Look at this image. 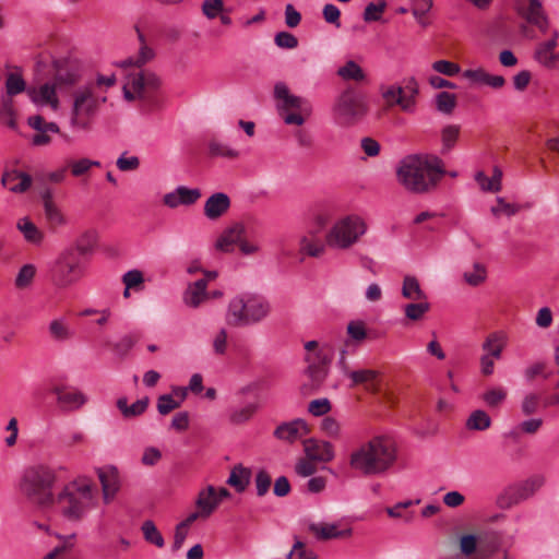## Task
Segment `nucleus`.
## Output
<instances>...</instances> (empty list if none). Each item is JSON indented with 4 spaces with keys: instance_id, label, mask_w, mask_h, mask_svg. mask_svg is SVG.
<instances>
[{
    "instance_id": "3c124183",
    "label": "nucleus",
    "mask_w": 559,
    "mask_h": 559,
    "mask_svg": "<svg viewBox=\"0 0 559 559\" xmlns=\"http://www.w3.org/2000/svg\"><path fill=\"white\" fill-rule=\"evenodd\" d=\"M117 83V78L115 74L104 75L97 74L95 80L87 81L86 85H92L94 87L95 93H100V95H106L108 88L115 86Z\"/></svg>"
},
{
    "instance_id": "603ef678",
    "label": "nucleus",
    "mask_w": 559,
    "mask_h": 559,
    "mask_svg": "<svg viewBox=\"0 0 559 559\" xmlns=\"http://www.w3.org/2000/svg\"><path fill=\"white\" fill-rule=\"evenodd\" d=\"M436 107L440 112L451 115L456 107L455 94L449 92H440L436 96Z\"/></svg>"
},
{
    "instance_id": "09e8293b",
    "label": "nucleus",
    "mask_w": 559,
    "mask_h": 559,
    "mask_svg": "<svg viewBox=\"0 0 559 559\" xmlns=\"http://www.w3.org/2000/svg\"><path fill=\"white\" fill-rule=\"evenodd\" d=\"M491 419L489 415L481 409L474 411L466 420V427L469 430H486L490 427Z\"/></svg>"
},
{
    "instance_id": "69168bd1",
    "label": "nucleus",
    "mask_w": 559,
    "mask_h": 559,
    "mask_svg": "<svg viewBox=\"0 0 559 559\" xmlns=\"http://www.w3.org/2000/svg\"><path fill=\"white\" fill-rule=\"evenodd\" d=\"M49 333L57 341H67L71 337L68 325L61 320H52L49 323Z\"/></svg>"
},
{
    "instance_id": "9d476101",
    "label": "nucleus",
    "mask_w": 559,
    "mask_h": 559,
    "mask_svg": "<svg viewBox=\"0 0 559 559\" xmlns=\"http://www.w3.org/2000/svg\"><path fill=\"white\" fill-rule=\"evenodd\" d=\"M273 96L277 114L285 124L301 127L311 117V103L293 94L286 83L277 82Z\"/></svg>"
},
{
    "instance_id": "cd10ccee",
    "label": "nucleus",
    "mask_w": 559,
    "mask_h": 559,
    "mask_svg": "<svg viewBox=\"0 0 559 559\" xmlns=\"http://www.w3.org/2000/svg\"><path fill=\"white\" fill-rule=\"evenodd\" d=\"M16 228L27 243L41 246L45 240V233L27 216L17 221Z\"/></svg>"
},
{
    "instance_id": "c9c22d12",
    "label": "nucleus",
    "mask_w": 559,
    "mask_h": 559,
    "mask_svg": "<svg viewBox=\"0 0 559 559\" xmlns=\"http://www.w3.org/2000/svg\"><path fill=\"white\" fill-rule=\"evenodd\" d=\"M43 211L47 228L52 233L64 227L69 222L68 216L59 204L44 207Z\"/></svg>"
},
{
    "instance_id": "393cba45",
    "label": "nucleus",
    "mask_w": 559,
    "mask_h": 559,
    "mask_svg": "<svg viewBox=\"0 0 559 559\" xmlns=\"http://www.w3.org/2000/svg\"><path fill=\"white\" fill-rule=\"evenodd\" d=\"M210 299L207 293V281L206 280H198L193 283H190L183 293V302L186 306L197 309L203 302Z\"/></svg>"
},
{
    "instance_id": "6e6552de",
    "label": "nucleus",
    "mask_w": 559,
    "mask_h": 559,
    "mask_svg": "<svg viewBox=\"0 0 559 559\" xmlns=\"http://www.w3.org/2000/svg\"><path fill=\"white\" fill-rule=\"evenodd\" d=\"M106 95L95 93L92 85L83 84L72 90L70 95L69 123L73 130L88 131L103 104Z\"/></svg>"
},
{
    "instance_id": "680f3d73",
    "label": "nucleus",
    "mask_w": 559,
    "mask_h": 559,
    "mask_svg": "<svg viewBox=\"0 0 559 559\" xmlns=\"http://www.w3.org/2000/svg\"><path fill=\"white\" fill-rule=\"evenodd\" d=\"M555 55L554 50L546 49V47L538 44L534 51V59L543 67L554 69Z\"/></svg>"
},
{
    "instance_id": "ddd939ff",
    "label": "nucleus",
    "mask_w": 559,
    "mask_h": 559,
    "mask_svg": "<svg viewBox=\"0 0 559 559\" xmlns=\"http://www.w3.org/2000/svg\"><path fill=\"white\" fill-rule=\"evenodd\" d=\"M58 91L59 86L51 79L28 86L27 96L35 106L57 112L61 107Z\"/></svg>"
},
{
    "instance_id": "5701e85b",
    "label": "nucleus",
    "mask_w": 559,
    "mask_h": 559,
    "mask_svg": "<svg viewBox=\"0 0 559 559\" xmlns=\"http://www.w3.org/2000/svg\"><path fill=\"white\" fill-rule=\"evenodd\" d=\"M246 234V227L242 223L237 222L227 227L217 238L215 248L222 252H231L234 245H239L240 239Z\"/></svg>"
},
{
    "instance_id": "2eb2a0df",
    "label": "nucleus",
    "mask_w": 559,
    "mask_h": 559,
    "mask_svg": "<svg viewBox=\"0 0 559 559\" xmlns=\"http://www.w3.org/2000/svg\"><path fill=\"white\" fill-rule=\"evenodd\" d=\"M542 485L543 479L540 477H534L512 486L498 498V504L503 509L511 508L533 496Z\"/></svg>"
},
{
    "instance_id": "a211bd4d",
    "label": "nucleus",
    "mask_w": 559,
    "mask_h": 559,
    "mask_svg": "<svg viewBox=\"0 0 559 559\" xmlns=\"http://www.w3.org/2000/svg\"><path fill=\"white\" fill-rule=\"evenodd\" d=\"M27 124L35 131L32 138V144L35 146H46L51 143V134H60L64 139L68 136L60 131L59 126L56 122L47 121L40 115H34L28 117Z\"/></svg>"
},
{
    "instance_id": "b1692460",
    "label": "nucleus",
    "mask_w": 559,
    "mask_h": 559,
    "mask_svg": "<svg viewBox=\"0 0 559 559\" xmlns=\"http://www.w3.org/2000/svg\"><path fill=\"white\" fill-rule=\"evenodd\" d=\"M230 205V198L226 193H213L204 203V215L211 221L218 219L228 212Z\"/></svg>"
},
{
    "instance_id": "423d86ee",
    "label": "nucleus",
    "mask_w": 559,
    "mask_h": 559,
    "mask_svg": "<svg viewBox=\"0 0 559 559\" xmlns=\"http://www.w3.org/2000/svg\"><path fill=\"white\" fill-rule=\"evenodd\" d=\"M56 481L57 474L52 468L43 464L34 465L23 472L19 489L31 504L47 512L51 510Z\"/></svg>"
},
{
    "instance_id": "4c0bfd02",
    "label": "nucleus",
    "mask_w": 559,
    "mask_h": 559,
    "mask_svg": "<svg viewBox=\"0 0 559 559\" xmlns=\"http://www.w3.org/2000/svg\"><path fill=\"white\" fill-rule=\"evenodd\" d=\"M17 111L13 99L10 97L0 98V124L11 130L17 129Z\"/></svg>"
},
{
    "instance_id": "a19ab883",
    "label": "nucleus",
    "mask_w": 559,
    "mask_h": 559,
    "mask_svg": "<svg viewBox=\"0 0 559 559\" xmlns=\"http://www.w3.org/2000/svg\"><path fill=\"white\" fill-rule=\"evenodd\" d=\"M37 269L34 264L27 263L20 267L15 278L14 286L19 290L28 289L35 280Z\"/></svg>"
},
{
    "instance_id": "4d7b16f0",
    "label": "nucleus",
    "mask_w": 559,
    "mask_h": 559,
    "mask_svg": "<svg viewBox=\"0 0 559 559\" xmlns=\"http://www.w3.org/2000/svg\"><path fill=\"white\" fill-rule=\"evenodd\" d=\"M95 243V233L92 230L84 231L75 241L73 246L69 248H75L80 252L81 257L92 251Z\"/></svg>"
},
{
    "instance_id": "f03ea898",
    "label": "nucleus",
    "mask_w": 559,
    "mask_h": 559,
    "mask_svg": "<svg viewBox=\"0 0 559 559\" xmlns=\"http://www.w3.org/2000/svg\"><path fill=\"white\" fill-rule=\"evenodd\" d=\"M123 71V98L135 103L139 109L148 114L162 105V78L153 70L138 66L119 67Z\"/></svg>"
},
{
    "instance_id": "dca6fc26",
    "label": "nucleus",
    "mask_w": 559,
    "mask_h": 559,
    "mask_svg": "<svg viewBox=\"0 0 559 559\" xmlns=\"http://www.w3.org/2000/svg\"><path fill=\"white\" fill-rule=\"evenodd\" d=\"M96 474L102 487L103 503L108 506L116 499L121 489L119 469L115 465H106L97 468Z\"/></svg>"
},
{
    "instance_id": "72a5a7b5",
    "label": "nucleus",
    "mask_w": 559,
    "mask_h": 559,
    "mask_svg": "<svg viewBox=\"0 0 559 559\" xmlns=\"http://www.w3.org/2000/svg\"><path fill=\"white\" fill-rule=\"evenodd\" d=\"M250 479L251 469L243 466L242 464H237L231 468L230 475L226 483L237 492H243L250 484Z\"/></svg>"
},
{
    "instance_id": "7c9ffc66",
    "label": "nucleus",
    "mask_w": 559,
    "mask_h": 559,
    "mask_svg": "<svg viewBox=\"0 0 559 559\" xmlns=\"http://www.w3.org/2000/svg\"><path fill=\"white\" fill-rule=\"evenodd\" d=\"M333 121L342 127L349 124V87L345 88L336 98L332 107Z\"/></svg>"
},
{
    "instance_id": "2f4dec72",
    "label": "nucleus",
    "mask_w": 559,
    "mask_h": 559,
    "mask_svg": "<svg viewBox=\"0 0 559 559\" xmlns=\"http://www.w3.org/2000/svg\"><path fill=\"white\" fill-rule=\"evenodd\" d=\"M379 371L373 369H358L352 371V385L361 384L371 393L379 390Z\"/></svg>"
},
{
    "instance_id": "ea45409f",
    "label": "nucleus",
    "mask_w": 559,
    "mask_h": 559,
    "mask_svg": "<svg viewBox=\"0 0 559 559\" xmlns=\"http://www.w3.org/2000/svg\"><path fill=\"white\" fill-rule=\"evenodd\" d=\"M504 346L506 337L502 333L498 332L489 334L483 343V349L486 352L485 355H490L496 359L501 358Z\"/></svg>"
},
{
    "instance_id": "13d9d810",
    "label": "nucleus",
    "mask_w": 559,
    "mask_h": 559,
    "mask_svg": "<svg viewBox=\"0 0 559 559\" xmlns=\"http://www.w3.org/2000/svg\"><path fill=\"white\" fill-rule=\"evenodd\" d=\"M202 13L209 19L214 20L218 17L221 13L228 11L225 9L223 0H204L202 2Z\"/></svg>"
},
{
    "instance_id": "9b49d317",
    "label": "nucleus",
    "mask_w": 559,
    "mask_h": 559,
    "mask_svg": "<svg viewBox=\"0 0 559 559\" xmlns=\"http://www.w3.org/2000/svg\"><path fill=\"white\" fill-rule=\"evenodd\" d=\"M332 218V210L318 209L312 212L309 226L299 238V252L305 257L320 258L325 253V245L321 233Z\"/></svg>"
},
{
    "instance_id": "37998d69",
    "label": "nucleus",
    "mask_w": 559,
    "mask_h": 559,
    "mask_svg": "<svg viewBox=\"0 0 559 559\" xmlns=\"http://www.w3.org/2000/svg\"><path fill=\"white\" fill-rule=\"evenodd\" d=\"M68 169H70L71 175L74 177H83L87 175L92 167H99L100 163L97 160H92L86 157H82L79 159L69 158L66 160Z\"/></svg>"
},
{
    "instance_id": "6e6d98bb",
    "label": "nucleus",
    "mask_w": 559,
    "mask_h": 559,
    "mask_svg": "<svg viewBox=\"0 0 559 559\" xmlns=\"http://www.w3.org/2000/svg\"><path fill=\"white\" fill-rule=\"evenodd\" d=\"M418 302L407 304L404 308L405 317L413 321L420 320L430 309L429 302L417 300Z\"/></svg>"
},
{
    "instance_id": "f3484780",
    "label": "nucleus",
    "mask_w": 559,
    "mask_h": 559,
    "mask_svg": "<svg viewBox=\"0 0 559 559\" xmlns=\"http://www.w3.org/2000/svg\"><path fill=\"white\" fill-rule=\"evenodd\" d=\"M50 392L56 396L57 404L64 412L78 411L87 402V396L74 386L53 384Z\"/></svg>"
},
{
    "instance_id": "c03bdc74",
    "label": "nucleus",
    "mask_w": 559,
    "mask_h": 559,
    "mask_svg": "<svg viewBox=\"0 0 559 559\" xmlns=\"http://www.w3.org/2000/svg\"><path fill=\"white\" fill-rule=\"evenodd\" d=\"M141 532L146 543L163 548L165 540L156 524L152 520H145L141 525Z\"/></svg>"
},
{
    "instance_id": "7ed1b4c3",
    "label": "nucleus",
    "mask_w": 559,
    "mask_h": 559,
    "mask_svg": "<svg viewBox=\"0 0 559 559\" xmlns=\"http://www.w3.org/2000/svg\"><path fill=\"white\" fill-rule=\"evenodd\" d=\"M347 337L342 343H332L330 345L320 346L317 341H308L305 343L306 368L304 370V380L299 385L301 395H310L319 390L324 382L329 366L331 362V354L334 350L340 352V364L346 368V348L349 342V324L346 326Z\"/></svg>"
},
{
    "instance_id": "4468645a",
    "label": "nucleus",
    "mask_w": 559,
    "mask_h": 559,
    "mask_svg": "<svg viewBox=\"0 0 559 559\" xmlns=\"http://www.w3.org/2000/svg\"><path fill=\"white\" fill-rule=\"evenodd\" d=\"M518 14L528 24L545 34L549 28V19L540 0H514Z\"/></svg>"
},
{
    "instance_id": "79ce46f5",
    "label": "nucleus",
    "mask_w": 559,
    "mask_h": 559,
    "mask_svg": "<svg viewBox=\"0 0 559 559\" xmlns=\"http://www.w3.org/2000/svg\"><path fill=\"white\" fill-rule=\"evenodd\" d=\"M402 296L412 300H426L427 298L418 280L412 275H406L403 280Z\"/></svg>"
},
{
    "instance_id": "774afa93",
    "label": "nucleus",
    "mask_w": 559,
    "mask_h": 559,
    "mask_svg": "<svg viewBox=\"0 0 559 559\" xmlns=\"http://www.w3.org/2000/svg\"><path fill=\"white\" fill-rule=\"evenodd\" d=\"M287 559H316V555L312 550L307 549L301 540H296L287 555Z\"/></svg>"
},
{
    "instance_id": "58836bf2",
    "label": "nucleus",
    "mask_w": 559,
    "mask_h": 559,
    "mask_svg": "<svg viewBox=\"0 0 559 559\" xmlns=\"http://www.w3.org/2000/svg\"><path fill=\"white\" fill-rule=\"evenodd\" d=\"M501 179L502 171L497 167L493 169L492 177H487L483 171L475 175V180L483 191L499 192L502 188Z\"/></svg>"
},
{
    "instance_id": "0e129e2a",
    "label": "nucleus",
    "mask_w": 559,
    "mask_h": 559,
    "mask_svg": "<svg viewBox=\"0 0 559 559\" xmlns=\"http://www.w3.org/2000/svg\"><path fill=\"white\" fill-rule=\"evenodd\" d=\"M180 401L174 399L173 395L163 394L157 399V411L160 415L165 416L171 413L173 411L180 407Z\"/></svg>"
},
{
    "instance_id": "5fc2aeb1",
    "label": "nucleus",
    "mask_w": 559,
    "mask_h": 559,
    "mask_svg": "<svg viewBox=\"0 0 559 559\" xmlns=\"http://www.w3.org/2000/svg\"><path fill=\"white\" fill-rule=\"evenodd\" d=\"M352 118L360 117L368 110V97L361 92H357L352 87Z\"/></svg>"
},
{
    "instance_id": "338daca9",
    "label": "nucleus",
    "mask_w": 559,
    "mask_h": 559,
    "mask_svg": "<svg viewBox=\"0 0 559 559\" xmlns=\"http://www.w3.org/2000/svg\"><path fill=\"white\" fill-rule=\"evenodd\" d=\"M181 205H192L201 198V191L185 186L177 187Z\"/></svg>"
},
{
    "instance_id": "49530a36",
    "label": "nucleus",
    "mask_w": 559,
    "mask_h": 559,
    "mask_svg": "<svg viewBox=\"0 0 559 559\" xmlns=\"http://www.w3.org/2000/svg\"><path fill=\"white\" fill-rule=\"evenodd\" d=\"M209 154L212 157H225L228 159H236L239 157V151L231 148L227 144H224L215 139L209 142Z\"/></svg>"
},
{
    "instance_id": "de8ad7c7",
    "label": "nucleus",
    "mask_w": 559,
    "mask_h": 559,
    "mask_svg": "<svg viewBox=\"0 0 559 559\" xmlns=\"http://www.w3.org/2000/svg\"><path fill=\"white\" fill-rule=\"evenodd\" d=\"M463 278L469 286H479L487 278L486 266L483 263L475 262L471 271L464 272Z\"/></svg>"
},
{
    "instance_id": "1a4fd4ad",
    "label": "nucleus",
    "mask_w": 559,
    "mask_h": 559,
    "mask_svg": "<svg viewBox=\"0 0 559 559\" xmlns=\"http://www.w3.org/2000/svg\"><path fill=\"white\" fill-rule=\"evenodd\" d=\"M87 262L75 248H64L59 252L50 269V278L59 289L70 288L86 275Z\"/></svg>"
},
{
    "instance_id": "aec40b11",
    "label": "nucleus",
    "mask_w": 559,
    "mask_h": 559,
    "mask_svg": "<svg viewBox=\"0 0 559 559\" xmlns=\"http://www.w3.org/2000/svg\"><path fill=\"white\" fill-rule=\"evenodd\" d=\"M139 49L135 55L127 57L118 62L117 67L138 66L144 67L156 58V51L150 44L145 33L139 25L135 26Z\"/></svg>"
},
{
    "instance_id": "e433bc0d",
    "label": "nucleus",
    "mask_w": 559,
    "mask_h": 559,
    "mask_svg": "<svg viewBox=\"0 0 559 559\" xmlns=\"http://www.w3.org/2000/svg\"><path fill=\"white\" fill-rule=\"evenodd\" d=\"M150 400L148 397H144L138 400L132 405H128L127 397H120L117 400V408L121 412L122 416L126 419L135 418L141 416L148 406Z\"/></svg>"
},
{
    "instance_id": "473e14b6",
    "label": "nucleus",
    "mask_w": 559,
    "mask_h": 559,
    "mask_svg": "<svg viewBox=\"0 0 559 559\" xmlns=\"http://www.w3.org/2000/svg\"><path fill=\"white\" fill-rule=\"evenodd\" d=\"M218 506L214 486L209 485L199 491L195 499V508L206 515L207 519L215 512Z\"/></svg>"
},
{
    "instance_id": "bb28decb",
    "label": "nucleus",
    "mask_w": 559,
    "mask_h": 559,
    "mask_svg": "<svg viewBox=\"0 0 559 559\" xmlns=\"http://www.w3.org/2000/svg\"><path fill=\"white\" fill-rule=\"evenodd\" d=\"M381 95L389 107L400 106L405 112H413V100L411 97H405L404 88L397 85H390L381 88Z\"/></svg>"
},
{
    "instance_id": "bf43d9fd",
    "label": "nucleus",
    "mask_w": 559,
    "mask_h": 559,
    "mask_svg": "<svg viewBox=\"0 0 559 559\" xmlns=\"http://www.w3.org/2000/svg\"><path fill=\"white\" fill-rule=\"evenodd\" d=\"M122 283L134 292H141L144 288V276L139 270H131L123 274Z\"/></svg>"
},
{
    "instance_id": "8fccbe9b",
    "label": "nucleus",
    "mask_w": 559,
    "mask_h": 559,
    "mask_svg": "<svg viewBox=\"0 0 559 559\" xmlns=\"http://www.w3.org/2000/svg\"><path fill=\"white\" fill-rule=\"evenodd\" d=\"M258 409V405L254 403L247 404L243 407L231 411L229 420L234 425H242L249 421Z\"/></svg>"
},
{
    "instance_id": "f257e3e1",
    "label": "nucleus",
    "mask_w": 559,
    "mask_h": 559,
    "mask_svg": "<svg viewBox=\"0 0 559 559\" xmlns=\"http://www.w3.org/2000/svg\"><path fill=\"white\" fill-rule=\"evenodd\" d=\"M444 174V163L435 155H407L396 168L397 181L413 193L433 190Z\"/></svg>"
},
{
    "instance_id": "c756f323",
    "label": "nucleus",
    "mask_w": 559,
    "mask_h": 559,
    "mask_svg": "<svg viewBox=\"0 0 559 559\" xmlns=\"http://www.w3.org/2000/svg\"><path fill=\"white\" fill-rule=\"evenodd\" d=\"M76 544V535H58V544L43 559H74L73 548Z\"/></svg>"
},
{
    "instance_id": "6ab92c4d",
    "label": "nucleus",
    "mask_w": 559,
    "mask_h": 559,
    "mask_svg": "<svg viewBox=\"0 0 559 559\" xmlns=\"http://www.w3.org/2000/svg\"><path fill=\"white\" fill-rule=\"evenodd\" d=\"M325 249L345 250L349 248V215L335 221L323 238Z\"/></svg>"
},
{
    "instance_id": "20e7f679",
    "label": "nucleus",
    "mask_w": 559,
    "mask_h": 559,
    "mask_svg": "<svg viewBox=\"0 0 559 559\" xmlns=\"http://www.w3.org/2000/svg\"><path fill=\"white\" fill-rule=\"evenodd\" d=\"M95 500V484L86 477H78L66 484L52 498L51 510L67 522L84 520Z\"/></svg>"
},
{
    "instance_id": "412c9836",
    "label": "nucleus",
    "mask_w": 559,
    "mask_h": 559,
    "mask_svg": "<svg viewBox=\"0 0 559 559\" xmlns=\"http://www.w3.org/2000/svg\"><path fill=\"white\" fill-rule=\"evenodd\" d=\"M309 433V427L302 419L282 423L274 430V437L281 441L294 443Z\"/></svg>"
},
{
    "instance_id": "e2e57ef3",
    "label": "nucleus",
    "mask_w": 559,
    "mask_h": 559,
    "mask_svg": "<svg viewBox=\"0 0 559 559\" xmlns=\"http://www.w3.org/2000/svg\"><path fill=\"white\" fill-rule=\"evenodd\" d=\"M213 352L215 355L224 356L228 348V332L225 328L219 329L212 341Z\"/></svg>"
},
{
    "instance_id": "39448f33",
    "label": "nucleus",
    "mask_w": 559,
    "mask_h": 559,
    "mask_svg": "<svg viewBox=\"0 0 559 559\" xmlns=\"http://www.w3.org/2000/svg\"><path fill=\"white\" fill-rule=\"evenodd\" d=\"M396 460V447L390 436H377L352 453V467L364 475L384 473Z\"/></svg>"
},
{
    "instance_id": "864d4df0",
    "label": "nucleus",
    "mask_w": 559,
    "mask_h": 559,
    "mask_svg": "<svg viewBox=\"0 0 559 559\" xmlns=\"http://www.w3.org/2000/svg\"><path fill=\"white\" fill-rule=\"evenodd\" d=\"M460 127L456 124L445 126L441 131L442 153L452 150L459 139Z\"/></svg>"
},
{
    "instance_id": "0eeeda50",
    "label": "nucleus",
    "mask_w": 559,
    "mask_h": 559,
    "mask_svg": "<svg viewBox=\"0 0 559 559\" xmlns=\"http://www.w3.org/2000/svg\"><path fill=\"white\" fill-rule=\"evenodd\" d=\"M270 313L271 305L264 297L248 293L240 294L229 300L225 322L230 328L240 329L259 324Z\"/></svg>"
},
{
    "instance_id": "f704fd0d",
    "label": "nucleus",
    "mask_w": 559,
    "mask_h": 559,
    "mask_svg": "<svg viewBox=\"0 0 559 559\" xmlns=\"http://www.w3.org/2000/svg\"><path fill=\"white\" fill-rule=\"evenodd\" d=\"M27 88L21 69L15 68L14 72H9L5 76V93L1 97H10V99H13L14 96L21 93L25 92L27 94Z\"/></svg>"
},
{
    "instance_id": "a18cd8bd",
    "label": "nucleus",
    "mask_w": 559,
    "mask_h": 559,
    "mask_svg": "<svg viewBox=\"0 0 559 559\" xmlns=\"http://www.w3.org/2000/svg\"><path fill=\"white\" fill-rule=\"evenodd\" d=\"M135 342L136 340L133 335L126 334L117 342L107 341L105 345L109 347L116 356L123 358L134 346Z\"/></svg>"
},
{
    "instance_id": "f8f14e48",
    "label": "nucleus",
    "mask_w": 559,
    "mask_h": 559,
    "mask_svg": "<svg viewBox=\"0 0 559 559\" xmlns=\"http://www.w3.org/2000/svg\"><path fill=\"white\" fill-rule=\"evenodd\" d=\"M51 79L59 86V91H69L75 87L83 78L84 67L75 57H59L51 60Z\"/></svg>"
},
{
    "instance_id": "4be33fe9",
    "label": "nucleus",
    "mask_w": 559,
    "mask_h": 559,
    "mask_svg": "<svg viewBox=\"0 0 559 559\" xmlns=\"http://www.w3.org/2000/svg\"><path fill=\"white\" fill-rule=\"evenodd\" d=\"M308 530L318 539L326 540L340 538L349 532V523L346 520L335 523H311L309 524Z\"/></svg>"
},
{
    "instance_id": "052dcab7",
    "label": "nucleus",
    "mask_w": 559,
    "mask_h": 559,
    "mask_svg": "<svg viewBox=\"0 0 559 559\" xmlns=\"http://www.w3.org/2000/svg\"><path fill=\"white\" fill-rule=\"evenodd\" d=\"M521 210V206L513 203H508L504 198H497V206L491 207V213L493 216L499 217L501 214L507 216H513Z\"/></svg>"
},
{
    "instance_id": "a878e982",
    "label": "nucleus",
    "mask_w": 559,
    "mask_h": 559,
    "mask_svg": "<svg viewBox=\"0 0 559 559\" xmlns=\"http://www.w3.org/2000/svg\"><path fill=\"white\" fill-rule=\"evenodd\" d=\"M1 183L14 193H24L31 188L33 178L26 173L14 169L3 174Z\"/></svg>"
},
{
    "instance_id": "c85d7f7f",
    "label": "nucleus",
    "mask_w": 559,
    "mask_h": 559,
    "mask_svg": "<svg viewBox=\"0 0 559 559\" xmlns=\"http://www.w3.org/2000/svg\"><path fill=\"white\" fill-rule=\"evenodd\" d=\"M304 451L308 459L326 462L333 457V451L330 443L318 441L316 439L304 440Z\"/></svg>"
}]
</instances>
